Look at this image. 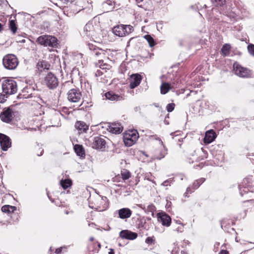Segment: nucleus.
<instances>
[{
    "label": "nucleus",
    "instance_id": "3",
    "mask_svg": "<svg viewBox=\"0 0 254 254\" xmlns=\"http://www.w3.org/2000/svg\"><path fill=\"white\" fill-rule=\"evenodd\" d=\"M139 135L136 130H129L126 131L123 136L124 142L127 146L133 145L138 138Z\"/></svg>",
    "mask_w": 254,
    "mask_h": 254
},
{
    "label": "nucleus",
    "instance_id": "53",
    "mask_svg": "<svg viewBox=\"0 0 254 254\" xmlns=\"http://www.w3.org/2000/svg\"><path fill=\"white\" fill-rule=\"evenodd\" d=\"M23 96L25 98H29V95H28L27 97L26 96H25V95L23 94Z\"/></svg>",
    "mask_w": 254,
    "mask_h": 254
},
{
    "label": "nucleus",
    "instance_id": "45",
    "mask_svg": "<svg viewBox=\"0 0 254 254\" xmlns=\"http://www.w3.org/2000/svg\"><path fill=\"white\" fill-rule=\"evenodd\" d=\"M228 253L227 251L226 250H222L219 253V254H228Z\"/></svg>",
    "mask_w": 254,
    "mask_h": 254
},
{
    "label": "nucleus",
    "instance_id": "54",
    "mask_svg": "<svg viewBox=\"0 0 254 254\" xmlns=\"http://www.w3.org/2000/svg\"><path fill=\"white\" fill-rule=\"evenodd\" d=\"M20 42H21V43H24L25 42V40L23 39L22 40L20 41Z\"/></svg>",
    "mask_w": 254,
    "mask_h": 254
},
{
    "label": "nucleus",
    "instance_id": "25",
    "mask_svg": "<svg viewBox=\"0 0 254 254\" xmlns=\"http://www.w3.org/2000/svg\"><path fill=\"white\" fill-rule=\"evenodd\" d=\"M75 153L78 156L82 157L84 155V151L81 145L76 144L74 146Z\"/></svg>",
    "mask_w": 254,
    "mask_h": 254
},
{
    "label": "nucleus",
    "instance_id": "17",
    "mask_svg": "<svg viewBox=\"0 0 254 254\" xmlns=\"http://www.w3.org/2000/svg\"><path fill=\"white\" fill-rule=\"evenodd\" d=\"M216 137V134L212 129L207 131L205 133L203 141L204 143L209 144L214 140Z\"/></svg>",
    "mask_w": 254,
    "mask_h": 254
},
{
    "label": "nucleus",
    "instance_id": "41",
    "mask_svg": "<svg viewBox=\"0 0 254 254\" xmlns=\"http://www.w3.org/2000/svg\"><path fill=\"white\" fill-rule=\"evenodd\" d=\"M235 17L236 16L234 14H231L230 15V19L231 21H235V20H236Z\"/></svg>",
    "mask_w": 254,
    "mask_h": 254
},
{
    "label": "nucleus",
    "instance_id": "42",
    "mask_svg": "<svg viewBox=\"0 0 254 254\" xmlns=\"http://www.w3.org/2000/svg\"><path fill=\"white\" fill-rule=\"evenodd\" d=\"M191 191H192L191 190V189H190V187H188V188H187V191H186V192H185V196H187V193H188V192H190V193H191Z\"/></svg>",
    "mask_w": 254,
    "mask_h": 254
},
{
    "label": "nucleus",
    "instance_id": "4",
    "mask_svg": "<svg viewBox=\"0 0 254 254\" xmlns=\"http://www.w3.org/2000/svg\"><path fill=\"white\" fill-rule=\"evenodd\" d=\"M2 89L7 95L13 94L17 91L16 82L12 79L4 80L2 83Z\"/></svg>",
    "mask_w": 254,
    "mask_h": 254
},
{
    "label": "nucleus",
    "instance_id": "46",
    "mask_svg": "<svg viewBox=\"0 0 254 254\" xmlns=\"http://www.w3.org/2000/svg\"><path fill=\"white\" fill-rule=\"evenodd\" d=\"M169 182V181H164L163 183H162V185L164 186H168V183Z\"/></svg>",
    "mask_w": 254,
    "mask_h": 254
},
{
    "label": "nucleus",
    "instance_id": "31",
    "mask_svg": "<svg viewBox=\"0 0 254 254\" xmlns=\"http://www.w3.org/2000/svg\"><path fill=\"white\" fill-rule=\"evenodd\" d=\"M204 181V178H201L198 180H196V181H195L193 185H192V188L194 190V189H197L199 186L202 183H203Z\"/></svg>",
    "mask_w": 254,
    "mask_h": 254
},
{
    "label": "nucleus",
    "instance_id": "56",
    "mask_svg": "<svg viewBox=\"0 0 254 254\" xmlns=\"http://www.w3.org/2000/svg\"><path fill=\"white\" fill-rule=\"evenodd\" d=\"M137 1H142L143 0H136Z\"/></svg>",
    "mask_w": 254,
    "mask_h": 254
},
{
    "label": "nucleus",
    "instance_id": "47",
    "mask_svg": "<svg viewBox=\"0 0 254 254\" xmlns=\"http://www.w3.org/2000/svg\"><path fill=\"white\" fill-rule=\"evenodd\" d=\"M96 209H97V210H99V211H104V210H105V209H106V207H103V209H100V207H99V208H97Z\"/></svg>",
    "mask_w": 254,
    "mask_h": 254
},
{
    "label": "nucleus",
    "instance_id": "34",
    "mask_svg": "<svg viewBox=\"0 0 254 254\" xmlns=\"http://www.w3.org/2000/svg\"><path fill=\"white\" fill-rule=\"evenodd\" d=\"M248 50L250 54L254 57V45L250 44L248 46Z\"/></svg>",
    "mask_w": 254,
    "mask_h": 254
},
{
    "label": "nucleus",
    "instance_id": "30",
    "mask_svg": "<svg viewBox=\"0 0 254 254\" xmlns=\"http://www.w3.org/2000/svg\"><path fill=\"white\" fill-rule=\"evenodd\" d=\"M103 61L102 60H99L98 64H96L97 66H99L102 70L109 69L110 66L107 64H102Z\"/></svg>",
    "mask_w": 254,
    "mask_h": 254
},
{
    "label": "nucleus",
    "instance_id": "50",
    "mask_svg": "<svg viewBox=\"0 0 254 254\" xmlns=\"http://www.w3.org/2000/svg\"><path fill=\"white\" fill-rule=\"evenodd\" d=\"M159 141H160V143L161 144V145H162L164 147L163 141L162 140H161L160 139H159Z\"/></svg>",
    "mask_w": 254,
    "mask_h": 254
},
{
    "label": "nucleus",
    "instance_id": "16",
    "mask_svg": "<svg viewBox=\"0 0 254 254\" xmlns=\"http://www.w3.org/2000/svg\"><path fill=\"white\" fill-rule=\"evenodd\" d=\"M84 33L89 39H93L94 36V26L91 23H87L84 27Z\"/></svg>",
    "mask_w": 254,
    "mask_h": 254
},
{
    "label": "nucleus",
    "instance_id": "2",
    "mask_svg": "<svg viewBox=\"0 0 254 254\" xmlns=\"http://www.w3.org/2000/svg\"><path fill=\"white\" fill-rule=\"evenodd\" d=\"M4 67L9 70L14 69L18 64L17 57L13 54H7L2 59Z\"/></svg>",
    "mask_w": 254,
    "mask_h": 254
},
{
    "label": "nucleus",
    "instance_id": "27",
    "mask_svg": "<svg viewBox=\"0 0 254 254\" xmlns=\"http://www.w3.org/2000/svg\"><path fill=\"white\" fill-rule=\"evenodd\" d=\"M15 210L16 207L15 206L10 205H4L1 208L2 211L5 213L13 212Z\"/></svg>",
    "mask_w": 254,
    "mask_h": 254
},
{
    "label": "nucleus",
    "instance_id": "49",
    "mask_svg": "<svg viewBox=\"0 0 254 254\" xmlns=\"http://www.w3.org/2000/svg\"><path fill=\"white\" fill-rule=\"evenodd\" d=\"M181 254H188L185 251H181Z\"/></svg>",
    "mask_w": 254,
    "mask_h": 254
},
{
    "label": "nucleus",
    "instance_id": "29",
    "mask_svg": "<svg viewBox=\"0 0 254 254\" xmlns=\"http://www.w3.org/2000/svg\"><path fill=\"white\" fill-rule=\"evenodd\" d=\"M144 38L148 42L150 47H152L155 45L154 40L150 35H146L144 36Z\"/></svg>",
    "mask_w": 254,
    "mask_h": 254
},
{
    "label": "nucleus",
    "instance_id": "40",
    "mask_svg": "<svg viewBox=\"0 0 254 254\" xmlns=\"http://www.w3.org/2000/svg\"><path fill=\"white\" fill-rule=\"evenodd\" d=\"M153 239L151 237H147L145 240V242L147 244H150L152 242Z\"/></svg>",
    "mask_w": 254,
    "mask_h": 254
},
{
    "label": "nucleus",
    "instance_id": "57",
    "mask_svg": "<svg viewBox=\"0 0 254 254\" xmlns=\"http://www.w3.org/2000/svg\"><path fill=\"white\" fill-rule=\"evenodd\" d=\"M25 90H23V91H22V93H24Z\"/></svg>",
    "mask_w": 254,
    "mask_h": 254
},
{
    "label": "nucleus",
    "instance_id": "5",
    "mask_svg": "<svg viewBox=\"0 0 254 254\" xmlns=\"http://www.w3.org/2000/svg\"><path fill=\"white\" fill-rule=\"evenodd\" d=\"M133 30V28L130 25H118L113 29V33L119 37L125 36L128 35Z\"/></svg>",
    "mask_w": 254,
    "mask_h": 254
},
{
    "label": "nucleus",
    "instance_id": "11",
    "mask_svg": "<svg viewBox=\"0 0 254 254\" xmlns=\"http://www.w3.org/2000/svg\"><path fill=\"white\" fill-rule=\"evenodd\" d=\"M1 120L5 123L10 122L13 118V112L9 108L4 110L0 115Z\"/></svg>",
    "mask_w": 254,
    "mask_h": 254
},
{
    "label": "nucleus",
    "instance_id": "28",
    "mask_svg": "<svg viewBox=\"0 0 254 254\" xmlns=\"http://www.w3.org/2000/svg\"><path fill=\"white\" fill-rule=\"evenodd\" d=\"M9 27L13 33H15L17 31V26L15 23V20H10L9 22Z\"/></svg>",
    "mask_w": 254,
    "mask_h": 254
},
{
    "label": "nucleus",
    "instance_id": "19",
    "mask_svg": "<svg viewBox=\"0 0 254 254\" xmlns=\"http://www.w3.org/2000/svg\"><path fill=\"white\" fill-rule=\"evenodd\" d=\"M89 48L92 51V56L102 58L105 56V52L102 50L94 47L93 45H89Z\"/></svg>",
    "mask_w": 254,
    "mask_h": 254
},
{
    "label": "nucleus",
    "instance_id": "10",
    "mask_svg": "<svg viewBox=\"0 0 254 254\" xmlns=\"http://www.w3.org/2000/svg\"><path fill=\"white\" fill-rule=\"evenodd\" d=\"M0 145L3 151H6L11 146V142L9 138L2 133H0Z\"/></svg>",
    "mask_w": 254,
    "mask_h": 254
},
{
    "label": "nucleus",
    "instance_id": "13",
    "mask_svg": "<svg viewBox=\"0 0 254 254\" xmlns=\"http://www.w3.org/2000/svg\"><path fill=\"white\" fill-rule=\"evenodd\" d=\"M123 127L120 123H114L108 126L107 129L113 133H120L123 130Z\"/></svg>",
    "mask_w": 254,
    "mask_h": 254
},
{
    "label": "nucleus",
    "instance_id": "20",
    "mask_svg": "<svg viewBox=\"0 0 254 254\" xmlns=\"http://www.w3.org/2000/svg\"><path fill=\"white\" fill-rule=\"evenodd\" d=\"M75 127L79 131V133L85 132L88 129V126L84 122L77 121L75 124Z\"/></svg>",
    "mask_w": 254,
    "mask_h": 254
},
{
    "label": "nucleus",
    "instance_id": "38",
    "mask_svg": "<svg viewBox=\"0 0 254 254\" xmlns=\"http://www.w3.org/2000/svg\"><path fill=\"white\" fill-rule=\"evenodd\" d=\"M166 150H164L161 153V156H158L157 157V159H161V158H163L165 155L166 154Z\"/></svg>",
    "mask_w": 254,
    "mask_h": 254
},
{
    "label": "nucleus",
    "instance_id": "36",
    "mask_svg": "<svg viewBox=\"0 0 254 254\" xmlns=\"http://www.w3.org/2000/svg\"><path fill=\"white\" fill-rule=\"evenodd\" d=\"M175 106L174 103L168 104L166 106V109L168 112H172L174 109Z\"/></svg>",
    "mask_w": 254,
    "mask_h": 254
},
{
    "label": "nucleus",
    "instance_id": "23",
    "mask_svg": "<svg viewBox=\"0 0 254 254\" xmlns=\"http://www.w3.org/2000/svg\"><path fill=\"white\" fill-rule=\"evenodd\" d=\"M171 89V84L163 82L160 86V91L162 94H165Z\"/></svg>",
    "mask_w": 254,
    "mask_h": 254
},
{
    "label": "nucleus",
    "instance_id": "14",
    "mask_svg": "<svg viewBox=\"0 0 254 254\" xmlns=\"http://www.w3.org/2000/svg\"><path fill=\"white\" fill-rule=\"evenodd\" d=\"M157 215L158 218L160 219L163 226L168 227L170 225L171 218L168 214L165 213H159Z\"/></svg>",
    "mask_w": 254,
    "mask_h": 254
},
{
    "label": "nucleus",
    "instance_id": "21",
    "mask_svg": "<svg viewBox=\"0 0 254 254\" xmlns=\"http://www.w3.org/2000/svg\"><path fill=\"white\" fill-rule=\"evenodd\" d=\"M105 97L111 101H119L122 99V97L115 94L112 91H109L105 93Z\"/></svg>",
    "mask_w": 254,
    "mask_h": 254
},
{
    "label": "nucleus",
    "instance_id": "1",
    "mask_svg": "<svg viewBox=\"0 0 254 254\" xmlns=\"http://www.w3.org/2000/svg\"><path fill=\"white\" fill-rule=\"evenodd\" d=\"M36 42L41 45L53 48L57 47L58 45L57 39L54 36L48 35L39 36L37 39Z\"/></svg>",
    "mask_w": 254,
    "mask_h": 254
},
{
    "label": "nucleus",
    "instance_id": "39",
    "mask_svg": "<svg viewBox=\"0 0 254 254\" xmlns=\"http://www.w3.org/2000/svg\"><path fill=\"white\" fill-rule=\"evenodd\" d=\"M103 74V72L99 69L97 70L95 72V76H101Z\"/></svg>",
    "mask_w": 254,
    "mask_h": 254
},
{
    "label": "nucleus",
    "instance_id": "15",
    "mask_svg": "<svg viewBox=\"0 0 254 254\" xmlns=\"http://www.w3.org/2000/svg\"><path fill=\"white\" fill-rule=\"evenodd\" d=\"M120 236L123 239L134 240L137 237V234L134 232H130L127 230H122L120 233Z\"/></svg>",
    "mask_w": 254,
    "mask_h": 254
},
{
    "label": "nucleus",
    "instance_id": "8",
    "mask_svg": "<svg viewBox=\"0 0 254 254\" xmlns=\"http://www.w3.org/2000/svg\"><path fill=\"white\" fill-rule=\"evenodd\" d=\"M68 100L73 103L79 102L81 98V93L79 90L71 89L68 91L67 94Z\"/></svg>",
    "mask_w": 254,
    "mask_h": 254
},
{
    "label": "nucleus",
    "instance_id": "26",
    "mask_svg": "<svg viewBox=\"0 0 254 254\" xmlns=\"http://www.w3.org/2000/svg\"><path fill=\"white\" fill-rule=\"evenodd\" d=\"M61 185L62 187L64 189H66L70 187L72 184V182L70 179H64L60 181Z\"/></svg>",
    "mask_w": 254,
    "mask_h": 254
},
{
    "label": "nucleus",
    "instance_id": "12",
    "mask_svg": "<svg viewBox=\"0 0 254 254\" xmlns=\"http://www.w3.org/2000/svg\"><path fill=\"white\" fill-rule=\"evenodd\" d=\"M141 76L139 74H132L130 78V88L133 89L138 86L141 80Z\"/></svg>",
    "mask_w": 254,
    "mask_h": 254
},
{
    "label": "nucleus",
    "instance_id": "9",
    "mask_svg": "<svg viewBox=\"0 0 254 254\" xmlns=\"http://www.w3.org/2000/svg\"><path fill=\"white\" fill-rule=\"evenodd\" d=\"M106 141L103 136H96L93 139L92 147L96 149H102L105 148Z\"/></svg>",
    "mask_w": 254,
    "mask_h": 254
},
{
    "label": "nucleus",
    "instance_id": "6",
    "mask_svg": "<svg viewBox=\"0 0 254 254\" xmlns=\"http://www.w3.org/2000/svg\"><path fill=\"white\" fill-rule=\"evenodd\" d=\"M44 83L50 89H53L57 87L59 84L57 77L52 73H48L44 78Z\"/></svg>",
    "mask_w": 254,
    "mask_h": 254
},
{
    "label": "nucleus",
    "instance_id": "37",
    "mask_svg": "<svg viewBox=\"0 0 254 254\" xmlns=\"http://www.w3.org/2000/svg\"><path fill=\"white\" fill-rule=\"evenodd\" d=\"M155 207L153 204H150L147 206V209L151 212H153L155 211Z\"/></svg>",
    "mask_w": 254,
    "mask_h": 254
},
{
    "label": "nucleus",
    "instance_id": "48",
    "mask_svg": "<svg viewBox=\"0 0 254 254\" xmlns=\"http://www.w3.org/2000/svg\"><path fill=\"white\" fill-rule=\"evenodd\" d=\"M179 45L180 46H182L183 45V40H180V41H179Z\"/></svg>",
    "mask_w": 254,
    "mask_h": 254
},
{
    "label": "nucleus",
    "instance_id": "55",
    "mask_svg": "<svg viewBox=\"0 0 254 254\" xmlns=\"http://www.w3.org/2000/svg\"><path fill=\"white\" fill-rule=\"evenodd\" d=\"M90 240H91V241H93V238H90Z\"/></svg>",
    "mask_w": 254,
    "mask_h": 254
},
{
    "label": "nucleus",
    "instance_id": "44",
    "mask_svg": "<svg viewBox=\"0 0 254 254\" xmlns=\"http://www.w3.org/2000/svg\"><path fill=\"white\" fill-rule=\"evenodd\" d=\"M61 252H62V248H58V249H56L55 253L57 254H59L60 253H61Z\"/></svg>",
    "mask_w": 254,
    "mask_h": 254
},
{
    "label": "nucleus",
    "instance_id": "51",
    "mask_svg": "<svg viewBox=\"0 0 254 254\" xmlns=\"http://www.w3.org/2000/svg\"><path fill=\"white\" fill-rule=\"evenodd\" d=\"M2 29V26L1 25V24L0 23V32L1 31Z\"/></svg>",
    "mask_w": 254,
    "mask_h": 254
},
{
    "label": "nucleus",
    "instance_id": "52",
    "mask_svg": "<svg viewBox=\"0 0 254 254\" xmlns=\"http://www.w3.org/2000/svg\"><path fill=\"white\" fill-rule=\"evenodd\" d=\"M109 254H114V253L113 251H111L109 253Z\"/></svg>",
    "mask_w": 254,
    "mask_h": 254
},
{
    "label": "nucleus",
    "instance_id": "33",
    "mask_svg": "<svg viewBox=\"0 0 254 254\" xmlns=\"http://www.w3.org/2000/svg\"><path fill=\"white\" fill-rule=\"evenodd\" d=\"M212 3L216 6H221L225 2V0H211Z\"/></svg>",
    "mask_w": 254,
    "mask_h": 254
},
{
    "label": "nucleus",
    "instance_id": "7",
    "mask_svg": "<svg viewBox=\"0 0 254 254\" xmlns=\"http://www.w3.org/2000/svg\"><path fill=\"white\" fill-rule=\"evenodd\" d=\"M234 71L235 73L241 77H248L251 75V72L247 68L242 67L237 63L233 64Z\"/></svg>",
    "mask_w": 254,
    "mask_h": 254
},
{
    "label": "nucleus",
    "instance_id": "35",
    "mask_svg": "<svg viewBox=\"0 0 254 254\" xmlns=\"http://www.w3.org/2000/svg\"><path fill=\"white\" fill-rule=\"evenodd\" d=\"M8 95L4 93L3 92L0 93V103H3L6 100V98H7Z\"/></svg>",
    "mask_w": 254,
    "mask_h": 254
},
{
    "label": "nucleus",
    "instance_id": "32",
    "mask_svg": "<svg viewBox=\"0 0 254 254\" xmlns=\"http://www.w3.org/2000/svg\"><path fill=\"white\" fill-rule=\"evenodd\" d=\"M121 176H122V179L124 180H126L128 179L130 177L131 175H130V173H129V172L126 170V171L122 172Z\"/></svg>",
    "mask_w": 254,
    "mask_h": 254
},
{
    "label": "nucleus",
    "instance_id": "18",
    "mask_svg": "<svg viewBox=\"0 0 254 254\" xmlns=\"http://www.w3.org/2000/svg\"><path fill=\"white\" fill-rule=\"evenodd\" d=\"M118 214L121 219H127L131 216L132 211L128 208H123L118 210Z\"/></svg>",
    "mask_w": 254,
    "mask_h": 254
},
{
    "label": "nucleus",
    "instance_id": "24",
    "mask_svg": "<svg viewBox=\"0 0 254 254\" xmlns=\"http://www.w3.org/2000/svg\"><path fill=\"white\" fill-rule=\"evenodd\" d=\"M231 46L228 44H224L221 50L222 55L224 56H227L230 54Z\"/></svg>",
    "mask_w": 254,
    "mask_h": 254
},
{
    "label": "nucleus",
    "instance_id": "43",
    "mask_svg": "<svg viewBox=\"0 0 254 254\" xmlns=\"http://www.w3.org/2000/svg\"><path fill=\"white\" fill-rule=\"evenodd\" d=\"M140 110H141V108L139 106H138V107H136L134 108V111L135 112H140Z\"/></svg>",
    "mask_w": 254,
    "mask_h": 254
},
{
    "label": "nucleus",
    "instance_id": "22",
    "mask_svg": "<svg viewBox=\"0 0 254 254\" xmlns=\"http://www.w3.org/2000/svg\"><path fill=\"white\" fill-rule=\"evenodd\" d=\"M49 67L50 64L45 61H39L37 64V67L40 71L44 69H48Z\"/></svg>",
    "mask_w": 254,
    "mask_h": 254
},
{
    "label": "nucleus",
    "instance_id": "58",
    "mask_svg": "<svg viewBox=\"0 0 254 254\" xmlns=\"http://www.w3.org/2000/svg\"><path fill=\"white\" fill-rule=\"evenodd\" d=\"M60 114V113H58L57 115L59 116Z\"/></svg>",
    "mask_w": 254,
    "mask_h": 254
}]
</instances>
